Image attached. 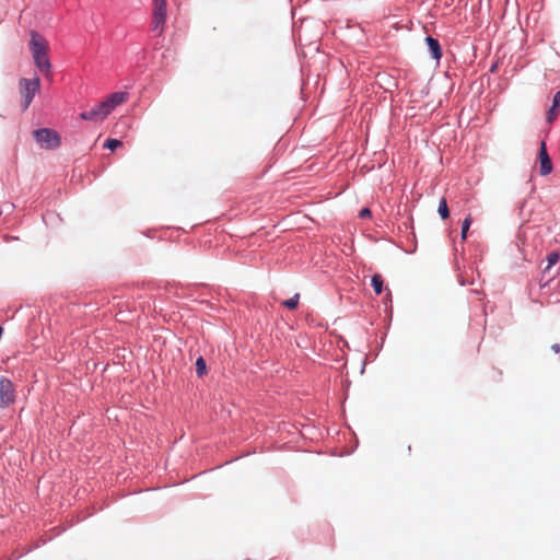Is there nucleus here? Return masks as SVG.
Returning <instances> with one entry per match:
<instances>
[{"mask_svg":"<svg viewBox=\"0 0 560 560\" xmlns=\"http://www.w3.org/2000/svg\"><path fill=\"white\" fill-rule=\"evenodd\" d=\"M551 349L555 353H560V343L552 345Z\"/></svg>","mask_w":560,"mask_h":560,"instance_id":"19","label":"nucleus"},{"mask_svg":"<svg viewBox=\"0 0 560 560\" xmlns=\"http://www.w3.org/2000/svg\"><path fill=\"white\" fill-rule=\"evenodd\" d=\"M121 145H122V142L117 139H107L106 142L104 143V148L109 149L112 151H114L115 149H117Z\"/></svg>","mask_w":560,"mask_h":560,"instance_id":"16","label":"nucleus"},{"mask_svg":"<svg viewBox=\"0 0 560 560\" xmlns=\"http://www.w3.org/2000/svg\"><path fill=\"white\" fill-rule=\"evenodd\" d=\"M196 373L199 377L207 374V365L202 357L198 358L196 361Z\"/></svg>","mask_w":560,"mask_h":560,"instance_id":"13","label":"nucleus"},{"mask_svg":"<svg viewBox=\"0 0 560 560\" xmlns=\"http://www.w3.org/2000/svg\"><path fill=\"white\" fill-rule=\"evenodd\" d=\"M15 400V387L13 383L5 377L0 378V407L7 408Z\"/></svg>","mask_w":560,"mask_h":560,"instance_id":"5","label":"nucleus"},{"mask_svg":"<svg viewBox=\"0 0 560 560\" xmlns=\"http://www.w3.org/2000/svg\"><path fill=\"white\" fill-rule=\"evenodd\" d=\"M128 100V93L126 92H115L107 96L105 103L108 105V109L112 113L114 108Z\"/></svg>","mask_w":560,"mask_h":560,"instance_id":"8","label":"nucleus"},{"mask_svg":"<svg viewBox=\"0 0 560 560\" xmlns=\"http://www.w3.org/2000/svg\"><path fill=\"white\" fill-rule=\"evenodd\" d=\"M166 23V1L154 0L152 11V31L161 36Z\"/></svg>","mask_w":560,"mask_h":560,"instance_id":"3","label":"nucleus"},{"mask_svg":"<svg viewBox=\"0 0 560 560\" xmlns=\"http://www.w3.org/2000/svg\"><path fill=\"white\" fill-rule=\"evenodd\" d=\"M425 42L429 46V49H430V52H431L433 59L440 60V58L442 57V49H441V46H440L438 39H435L431 36H428L425 38Z\"/></svg>","mask_w":560,"mask_h":560,"instance_id":"9","label":"nucleus"},{"mask_svg":"<svg viewBox=\"0 0 560 560\" xmlns=\"http://www.w3.org/2000/svg\"><path fill=\"white\" fill-rule=\"evenodd\" d=\"M299 300H300V295L299 294H295L294 296H292L291 299L289 300H285L282 302V305L289 310H294L298 307V304H299Z\"/></svg>","mask_w":560,"mask_h":560,"instance_id":"15","label":"nucleus"},{"mask_svg":"<svg viewBox=\"0 0 560 560\" xmlns=\"http://www.w3.org/2000/svg\"><path fill=\"white\" fill-rule=\"evenodd\" d=\"M30 50L34 63L39 72H42L49 81L52 80L51 63L48 57L49 44L48 42L36 31L30 32Z\"/></svg>","mask_w":560,"mask_h":560,"instance_id":"1","label":"nucleus"},{"mask_svg":"<svg viewBox=\"0 0 560 560\" xmlns=\"http://www.w3.org/2000/svg\"><path fill=\"white\" fill-rule=\"evenodd\" d=\"M35 140L44 149H56L60 145V137L52 129L42 128L33 131Z\"/></svg>","mask_w":560,"mask_h":560,"instance_id":"4","label":"nucleus"},{"mask_svg":"<svg viewBox=\"0 0 560 560\" xmlns=\"http://www.w3.org/2000/svg\"><path fill=\"white\" fill-rule=\"evenodd\" d=\"M371 283H372V287L374 289V292L376 294H381L383 292V278L381 275L376 273L372 277V280H371Z\"/></svg>","mask_w":560,"mask_h":560,"instance_id":"11","label":"nucleus"},{"mask_svg":"<svg viewBox=\"0 0 560 560\" xmlns=\"http://www.w3.org/2000/svg\"><path fill=\"white\" fill-rule=\"evenodd\" d=\"M438 212L443 220L450 217V210L445 198H442L439 202Z\"/></svg>","mask_w":560,"mask_h":560,"instance_id":"12","label":"nucleus"},{"mask_svg":"<svg viewBox=\"0 0 560 560\" xmlns=\"http://www.w3.org/2000/svg\"><path fill=\"white\" fill-rule=\"evenodd\" d=\"M19 88L22 97V109L26 110L31 105L35 94L39 91L40 80L38 77L33 79H21L19 82Z\"/></svg>","mask_w":560,"mask_h":560,"instance_id":"2","label":"nucleus"},{"mask_svg":"<svg viewBox=\"0 0 560 560\" xmlns=\"http://www.w3.org/2000/svg\"><path fill=\"white\" fill-rule=\"evenodd\" d=\"M560 106V91H558L555 95H553V100H552V106L551 108L548 110L547 113V120L549 122H552L557 115H558V112H557V108Z\"/></svg>","mask_w":560,"mask_h":560,"instance_id":"10","label":"nucleus"},{"mask_svg":"<svg viewBox=\"0 0 560 560\" xmlns=\"http://www.w3.org/2000/svg\"><path fill=\"white\" fill-rule=\"evenodd\" d=\"M359 217L362 219L371 217V210L369 208L361 209Z\"/></svg>","mask_w":560,"mask_h":560,"instance_id":"18","label":"nucleus"},{"mask_svg":"<svg viewBox=\"0 0 560 560\" xmlns=\"http://www.w3.org/2000/svg\"><path fill=\"white\" fill-rule=\"evenodd\" d=\"M540 175L546 176L552 171V163L548 155L546 143L541 142L539 150Z\"/></svg>","mask_w":560,"mask_h":560,"instance_id":"7","label":"nucleus"},{"mask_svg":"<svg viewBox=\"0 0 560 560\" xmlns=\"http://www.w3.org/2000/svg\"><path fill=\"white\" fill-rule=\"evenodd\" d=\"M560 259V254L558 252H551L547 256L548 265L545 268V271L549 270L553 265H556Z\"/></svg>","mask_w":560,"mask_h":560,"instance_id":"14","label":"nucleus"},{"mask_svg":"<svg viewBox=\"0 0 560 560\" xmlns=\"http://www.w3.org/2000/svg\"><path fill=\"white\" fill-rule=\"evenodd\" d=\"M470 224H471V218L470 215L466 217L465 220L463 221V224H462V238L463 240H466L467 237V232L470 228Z\"/></svg>","mask_w":560,"mask_h":560,"instance_id":"17","label":"nucleus"},{"mask_svg":"<svg viewBox=\"0 0 560 560\" xmlns=\"http://www.w3.org/2000/svg\"><path fill=\"white\" fill-rule=\"evenodd\" d=\"M110 114L108 109V105L105 103V101L98 103L93 108H91L88 112L81 113V118L84 120H103Z\"/></svg>","mask_w":560,"mask_h":560,"instance_id":"6","label":"nucleus"}]
</instances>
